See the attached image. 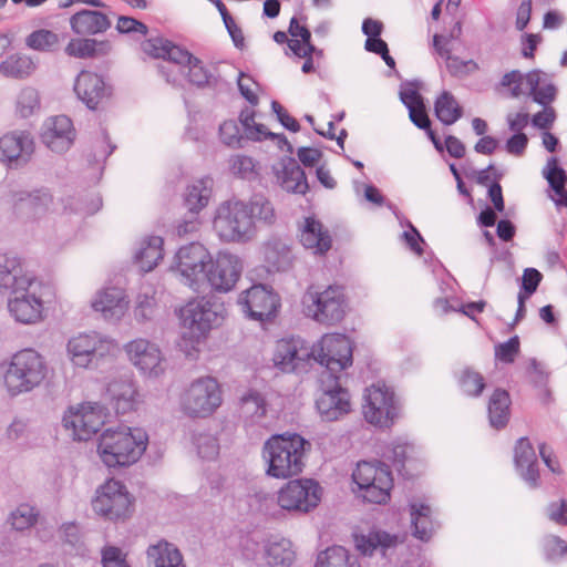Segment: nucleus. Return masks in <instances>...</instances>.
I'll return each mask as SVG.
<instances>
[{"mask_svg":"<svg viewBox=\"0 0 567 567\" xmlns=\"http://www.w3.org/2000/svg\"><path fill=\"white\" fill-rule=\"evenodd\" d=\"M359 495L368 503L385 504L390 499L393 478L388 465L380 461H360L352 472Z\"/></svg>","mask_w":567,"mask_h":567,"instance_id":"5","label":"nucleus"},{"mask_svg":"<svg viewBox=\"0 0 567 567\" xmlns=\"http://www.w3.org/2000/svg\"><path fill=\"white\" fill-rule=\"evenodd\" d=\"M322 497V487L312 478H297L286 483L277 495L280 508L295 514L313 511Z\"/></svg>","mask_w":567,"mask_h":567,"instance_id":"12","label":"nucleus"},{"mask_svg":"<svg viewBox=\"0 0 567 567\" xmlns=\"http://www.w3.org/2000/svg\"><path fill=\"white\" fill-rule=\"evenodd\" d=\"M255 219L266 224L275 221V210L267 198L256 195L248 203L228 199L217 206L213 229L224 243L245 244L255 237Z\"/></svg>","mask_w":567,"mask_h":567,"instance_id":"1","label":"nucleus"},{"mask_svg":"<svg viewBox=\"0 0 567 567\" xmlns=\"http://www.w3.org/2000/svg\"><path fill=\"white\" fill-rule=\"evenodd\" d=\"M210 261V254L202 244L192 243L182 247L176 254V270L181 281L194 291H199L206 284L205 275Z\"/></svg>","mask_w":567,"mask_h":567,"instance_id":"16","label":"nucleus"},{"mask_svg":"<svg viewBox=\"0 0 567 567\" xmlns=\"http://www.w3.org/2000/svg\"><path fill=\"white\" fill-rule=\"evenodd\" d=\"M226 309L221 302L207 298L188 301L179 310V318L184 329L189 331L190 338L199 341L215 327L221 324Z\"/></svg>","mask_w":567,"mask_h":567,"instance_id":"9","label":"nucleus"},{"mask_svg":"<svg viewBox=\"0 0 567 567\" xmlns=\"http://www.w3.org/2000/svg\"><path fill=\"white\" fill-rule=\"evenodd\" d=\"M310 443L297 433L270 436L262 446V458L267 464L266 474L275 478L299 475L305 467L306 451Z\"/></svg>","mask_w":567,"mask_h":567,"instance_id":"2","label":"nucleus"},{"mask_svg":"<svg viewBox=\"0 0 567 567\" xmlns=\"http://www.w3.org/2000/svg\"><path fill=\"white\" fill-rule=\"evenodd\" d=\"M267 404L261 393L256 390H248L240 398V413L251 423L258 422L266 415Z\"/></svg>","mask_w":567,"mask_h":567,"instance_id":"49","label":"nucleus"},{"mask_svg":"<svg viewBox=\"0 0 567 567\" xmlns=\"http://www.w3.org/2000/svg\"><path fill=\"white\" fill-rule=\"evenodd\" d=\"M264 257L278 271L288 270L293 262L291 249L281 240H270L264 247Z\"/></svg>","mask_w":567,"mask_h":567,"instance_id":"45","label":"nucleus"},{"mask_svg":"<svg viewBox=\"0 0 567 567\" xmlns=\"http://www.w3.org/2000/svg\"><path fill=\"white\" fill-rule=\"evenodd\" d=\"M219 136L221 142L229 147L238 148L243 146L244 136L240 134L238 124L233 120L225 121L219 126Z\"/></svg>","mask_w":567,"mask_h":567,"instance_id":"59","label":"nucleus"},{"mask_svg":"<svg viewBox=\"0 0 567 567\" xmlns=\"http://www.w3.org/2000/svg\"><path fill=\"white\" fill-rule=\"evenodd\" d=\"M340 379L341 375L320 374L322 393L317 399L316 405L323 421H337L351 411L350 394L341 386Z\"/></svg>","mask_w":567,"mask_h":567,"instance_id":"17","label":"nucleus"},{"mask_svg":"<svg viewBox=\"0 0 567 567\" xmlns=\"http://www.w3.org/2000/svg\"><path fill=\"white\" fill-rule=\"evenodd\" d=\"M240 124L244 127L245 136L248 140L252 141H262L265 138L278 140L280 148L286 146V151L288 153L293 152L292 145L289 143L287 137L284 134H275L268 132L262 124L256 123L255 121V111L252 109L246 107L240 112L239 115Z\"/></svg>","mask_w":567,"mask_h":567,"instance_id":"38","label":"nucleus"},{"mask_svg":"<svg viewBox=\"0 0 567 567\" xmlns=\"http://www.w3.org/2000/svg\"><path fill=\"white\" fill-rule=\"evenodd\" d=\"M95 311L103 315L105 319H121L128 307V301L123 289L117 287H107L101 290L92 301Z\"/></svg>","mask_w":567,"mask_h":567,"instance_id":"31","label":"nucleus"},{"mask_svg":"<svg viewBox=\"0 0 567 567\" xmlns=\"http://www.w3.org/2000/svg\"><path fill=\"white\" fill-rule=\"evenodd\" d=\"M194 443L197 453L202 458L213 460L219 453V444L217 439L208 433H199L195 436Z\"/></svg>","mask_w":567,"mask_h":567,"instance_id":"55","label":"nucleus"},{"mask_svg":"<svg viewBox=\"0 0 567 567\" xmlns=\"http://www.w3.org/2000/svg\"><path fill=\"white\" fill-rule=\"evenodd\" d=\"M411 523L413 535L420 540L427 542L435 532L436 524L432 519V509L423 503H411Z\"/></svg>","mask_w":567,"mask_h":567,"instance_id":"42","label":"nucleus"},{"mask_svg":"<svg viewBox=\"0 0 567 567\" xmlns=\"http://www.w3.org/2000/svg\"><path fill=\"white\" fill-rule=\"evenodd\" d=\"M362 410L368 423L390 427L399 413L394 391L383 382L372 384L365 390Z\"/></svg>","mask_w":567,"mask_h":567,"instance_id":"13","label":"nucleus"},{"mask_svg":"<svg viewBox=\"0 0 567 567\" xmlns=\"http://www.w3.org/2000/svg\"><path fill=\"white\" fill-rule=\"evenodd\" d=\"M44 358L33 349L17 352L4 375V383L11 394L31 391L47 378Z\"/></svg>","mask_w":567,"mask_h":567,"instance_id":"4","label":"nucleus"},{"mask_svg":"<svg viewBox=\"0 0 567 567\" xmlns=\"http://www.w3.org/2000/svg\"><path fill=\"white\" fill-rule=\"evenodd\" d=\"M300 243L315 255H324L331 248L332 239L319 220L307 217L300 228Z\"/></svg>","mask_w":567,"mask_h":567,"instance_id":"32","label":"nucleus"},{"mask_svg":"<svg viewBox=\"0 0 567 567\" xmlns=\"http://www.w3.org/2000/svg\"><path fill=\"white\" fill-rule=\"evenodd\" d=\"M306 311L315 321L331 326L346 315V298L342 289L329 286L323 291H308L305 296Z\"/></svg>","mask_w":567,"mask_h":567,"instance_id":"15","label":"nucleus"},{"mask_svg":"<svg viewBox=\"0 0 567 567\" xmlns=\"http://www.w3.org/2000/svg\"><path fill=\"white\" fill-rule=\"evenodd\" d=\"M116 342L106 334L91 331L72 337L66 351L72 364L78 368L97 367L102 360L114 355Z\"/></svg>","mask_w":567,"mask_h":567,"instance_id":"8","label":"nucleus"},{"mask_svg":"<svg viewBox=\"0 0 567 567\" xmlns=\"http://www.w3.org/2000/svg\"><path fill=\"white\" fill-rule=\"evenodd\" d=\"M70 25L79 35H94L105 32L111 27V21L100 11L84 9L70 18Z\"/></svg>","mask_w":567,"mask_h":567,"instance_id":"34","label":"nucleus"},{"mask_svg":"<svg viewBox=\"0 0 567 567\" xmlns=\"http://www.w3.org/2000/svg\"><path fill=\"white\" fill-rule=\"evenodd\" d=\"M442 40H446L447 38L441 35V34H434L433 37V47L437 54L445 59L447 70L453 75H461L467 72L468 66H473L474 69L477 66L476 63L472 60L470 61H462L457 56H453L451 54V49L449 47L442 45Z\"/></svg>","mask_w":567,"mask_h":567,"instance_id":"52","label":"nucleus"},{"mask_svg":"<svg viewBox=\"0 0 567 567\" xmlns=\"http://www.w3.org/2000/svg\"><path fill=\"white\" fill-rule=\"evenodd\" d=\"M396 535H391L382 530H372L367 535L355 536V547L363 555H372L377 549H380L382 555L386 550L395 547L399 543Z\"/></svg>","mask_w":567,"mask_h":567,"instance_id":"41","label":"nucleus"},{"mask_svg":"<svg viewBox=\"0 0 567 567\" xmlns=\"http://www.w3.org/2000/svg\"><path fill=\"white\" fill-rule=\"evenodd\" d=\"M518 352L519 339L517 336L495 347V358L504 363H513Z\"/></svg>","mask_w":567,"mask_h":567,"instance_id":"61","label":"nucleus"},{"mask_svg":"<svg viewBox=\"0 0 567 567\" xmlns=\"http://www.w3.org/2000/svg\"><path fill=\"white\" fill-rule=\"evenodd\" d=\"M164 240L159 236L144 237L134 252V262L143 272L152 271L164 256Z\"/></svg>","mask_w":567,"mask_h":567,"instance_id":"35","label":"nucleus"},{"mask_svg":"<svg viewBox=\"0 0 567 567\" xmlns=\"http://www.w3.org/2000/svg\"><path fill=\"white\" fill-rule=\"evenodd\" d=\"M213 179L204 177L187 185L184 192V204L190 213H199L204 209L212 196Z\"/></svg>","mask_w":567,"mask_h":567,"instance_id":"40","label":"nucleus"},{"mask_svg":"<svg viewBox=\"0 0 567 567\" xmlns=\"http://www.w3.org/2000/svg\"><path fill=\"white\" fill-rule=\"evenodd\" d=\"M143 51L155 59H163L174 64L178 72L183 73L187 62L192 61V54L181 47L162 38L150 39L142 44Z\"/></svg>","mask_w":567,"mask_h":567,"instance_id":"30","label":"nucleus"},{"mask_svg":"<svg viewBox=\"0 0 567 567\" xmlns=\"http://www.w3.org/2000/svg\"><path fill=\"white\" fill-rule=\"evenodd\" d=\"M276 176L280 186L287 192L305 194L308 189L306 174L293 158L282 159Z\"/></svg>","mask_w":567,"mask_h":567,"instance_id":"36","label":"nucleus"},{"mask_svg":"<svg viewBox=\"0 0 567 567\" xmlns=\"http://www.w3.org/2000/svg\"><path fill=\"white\" fill-rule=\"evenodd\" d=\"M52 297L51 287L37 279L32 286L9 296L7 309L17 322L35 324L43 320L44 306L51 301Z\"/></svg>","mask_w":567,"mask_h":567,"instance_id":"6","label":"nucleus"},{"mask_svg":"<svg viewBox=\"0 0 567 567\" xmlns=\"http://www.w3.org/2000/svg\"><path fill=\"white\" fill-rule=\"evenodd\" d=\"M147 558L153 567H186L179 549L166 540L151 545Z\"/></svg>","mask_w":567,"mask_h":567,"instance_id":"39","label":"nucleus"},{"mask_svg":"<svg viewBox=\"0 0 567 567\" xmlns=\"http://www.w3.org/2000/svg\"><path fill=\"white\" fill-rule=\"evenodd\" d=\"M37 277L24 268L23 260L14 252H0V295L11 296L32 286Z\"/></svg>","mask_w":567,"mask_h":567,"instance_id":"24","label":"nucleus"},{"mask_svg":"<svg viewBox=\"0 0 567 567\" xmlns=\"http://www.w3.org/2000/svg\"><path fill=\"white\" fill-rule=\"evenodd\" d=\"M264 558L269 567H290L296 560V550L289 539L274 537L264 544Z\"/></svg>","mask_w":567,"mask_h":567,"instance_id":"37","label":"nucleus"},{"mask_svg":"<svg viewBox=\"0 0 567 567\" xmlns=\"http://www.w3.org/2000/svg\"><path fill=\"white\" fill-rule=\"evenodd\" d=\"M515 464L520 476L530 487H537L539 473L537 468V456L528 439L522 437L515 446Z\"/></svg>","mask_w":567,"mask_h":567,"instance_id":"33","label":"nucleus"},{"mask_svg":"<svg viewBox=\"0 0 567 567\" xmlns=\"http://www.w3.org/2000/svg\"><path fill=\"white\" fill-rule=\"evenodd\" d=\"M110 41H99L95 39H72L65 47V53L69 56L87 59L105 55L111 51Z\"/></svg>","mask_w":567,"mask_h":567,"instance_id":"44","label":"nucleus"},{"mask_svg":"<svg viewBox=\"0 0 567 567\" xmlns=\"http://www.w3.org/2000/svg\"><path fill=\"white\" fill-rule=\"evenodd\" d=\"M221 390L215 378L203 377L193 381L181 394L179 409L190 419L210 416L221 404Z\"/></svg>","mask_w":567,"mask_h":567,"instance_id":"7","label":"nucleus"},{"mask_svg":"<svg viewBox=\"0 0 567 567\" xmlns=\"http://www.w3.org/2000/svg\"><path fill=\"white\" fill-rule=\"evenodd\" d=\"M543 546L546 557L550 560L561 558L567 554V543L555 535L546 536Z\"/></svg>","mask_w":567,"mask_h":567,"instance_id":"63","label":"nucleus"},{"mask_svg":"<svg viewBox=\"0 0 567 567\" xmlns=\"http://www.w3.org/2000/svg\"><path fill=\"white\" fill-rule=\"evenodd\" d=\"M547 516L548 518L558 524L567 526V501L559 499L556 502H551L547 506Z\"/></svg>","mask_w":567,"mask_h":567,"instance_id":"64","label":"nucleus"},{"mask_svg":"<svg viewBox=\"0 0 567 567\" xmlns=\"http://www.w3.org/2000/svg\"><path fill=\"white\" fill-rule=\"evenodd\" d=\"M311 352L312 359L324 367L321 374L341 375L340 373L352 364L351 341L341 333L324 334L312 346Z\"/></svg>","mask_w":567,"mask_h":567,"instance_id":"10","label":"nucleus"},{"mask_svg":"<svg viewBox=\"0 0 567 567\" xmlns=\"http://www.w3.org/2000/svg\"><path fill=\"white\" fill-rule=\"evenodd\" d=\"M511 398L507 391L496 389L488 401L489 424L494 429H503L509 421Z\"/></svg>","mask_w":567,"mask_h":567,"instance_id":"43","label":"nucleus"},{"mask_svg":"<svg viewBox=\"0 0 567 567\" xmlns=\"http://www.w3.org/2000/svg\"><path fill=\"white\" fill-rule=\"evenodd\" d=\"M41 107L40 94L32 86L22 87L16 96L14 111L22 118L37 113Z\"/></svg>","mask_w":567,"mask_h":567,"instance_id":"51","label":"nucleus"},{"mask_svg":"<svg viewBox=\"0 0 567 567\" xmlns=\"http://www.w3.org/2000/svg\"><path fill=\"white\" fill-rule=\"evenodd\" d=\"M188 81L197 86L210 85L213 75L205 69L202 61L192 56V61L187 62Z\"/></svg>","mask_w":567,"mask_h":567,"instance_id":"56","label":"nucleus"},{"mask_svg":"<svg viewBox=\"0 0 567 567\" xmlns=\"http://www.w3.org/2000/svg\"><path fill=\"white\" fill-rule=\"evenodd\" d=\"M436 117L444 125H452L463 116V109L452 93L444 91L434 103Z\"/></svg>","mask_w":567,"mask_h":567,"instance_id":"47","label":"nucleus"},{"mask_svg":"<svg viewBox=\"0 0 567 567\" xmlns=\"http://www.w3.org/2000/svg\"><path fill=\"white\" fill-rule=\"evenodd\" d=\"M8 204L18 218L38 219L51 210L53 196L47 188L12 190Z\"/></svg>","mask_w":567,"mask_h":567,"instance_id":"21","label":"nucleus"},{"mask_svg":"<svg viewBox=\"0 0 567 567\" xmlns=\"http://www.w3.org/2000/svg\"><path fill=\"white\" fill-rule=\"evenodd\" d=\"M128 361L148 378H157L165 371L164 357L159 347L145 338H136L124 346Z\"/></svg>","mask_w":567,"mask_h":567,"instance_id":"20","label":"nucleus"},{"mask_svg":"<svg viewBox=\"0 0 567 567\" xmlns=\"http://www.w3.org/2000/svg\"><path fill=\"white\" fill-rule=\"evenodd\" d=\"M42 143L54 153H64L75 140L72 121L65 115L49 117L41 128Z\"/></svg>","mask_w":567,"mask_h":567,"instance_id":"27","label":"nucleus"},{"mask_svg":"<svg viewBox=\"0 0 567 567\" xmlns=\"http://www.w3.org/2000/svg\"><path fill=\"white\" fill-rule=\"evenodd\" d=\"M39 514V511L34 506L20 504L10 513L9 523L13 529L22 532L37 524Z\"/></svg>","mask_w":567,"mask_h":567,"instance_id":"54","label":"nucleus"},{"mask_svg":"<svg viewBox=\"0 0 567 567\" xmlns=\"http://www.w3.org/2000/svg\"><path fill=\"white\" fill-rule=\"evenodd\" d=\"M311 354V348L301 339H281L276 343L272 361L282 372H299L306 370Z\"/></svg>","mask_w":567,"mask_h":567,"instance_id":"26","label":"nucleus"},{"mask_svg":"<svg viewBox=\"0 0 567 567\" xmlns=\"http://www.w3.org/2000/svg\"><path fill=\"white\" fill-rule=\"evenodd\" d=\"M456 380L461 391L468 396H480L485 388L483 375L468 367L456 373Z\"/></svg>","mask_w":567,"mask_h":567,"instance_id":"53","label":"nucleus"},{"mask_svg":"<svg viewBox=\"0 0 567 567\" xmlns=\"http://www.w3.org/2000/svg\"><path fill=\"white\" fill-rule=\"evenodd\" d=\"M315 567H361L342 546H331L320 551Z\"/></svg>","mask_w":567,"mask_h":567,"instance_id":"48","label":"nucleus"},{"mask_svg":"<svg viewBox=\"0 0 567 567\" xmlns=\"http://www.w3.org/2000/svg\"><path fill=\"white\" fill-rule=\"evenodd\" d=\"M229 167L234 175L248 178L255 172V162L249 156L235 155L229 159Z\"/></svg>","mask_w":567,"mask_h":567,"instance_id":"62","label":"nucleus"},{"mask_svg":"<svg viewBox=\"0 0 567 567\" xmlns=\"http://www.w3.org/2000/svg\"><path fill=\"white\" fill-rule=\"evenodd\" d=\"M92 508L105 519L125 520L133 513V497L122 482L109 480L96 489Z\"/></svg>","mask_w":567,"mask_h":567,"instance_id":"11","label":"nucleus"},{"mask_svg":"<svg viewBox=\"0 0 567 567\" xmlns=\"http://www.w3.org/2000/svg\"><path fill=\"white\" fill-rule=\"evenodd\" d=\"M107 416L106 408L97 402H84L70 406L65 411L62 423L71 431L74 440L87 441L104 425Z\"/></svg>","mask_w":567,"mask_h":567,"instance_id":"14","label":"nucleus"},{"mask_svg":"<svg viewBox=\"0 0 567 567\" xmlns=\"http://www.w3.org/2000/svg\"><path fill=\"white\" fill-rule=\"evenodd\" d=\"M148 435L142 427L106 429L100 436L97 452L107 467L136 463L146 451Z\"/></svg>","mask_w":567,"mask_h":567,"instance_id":"3","label":"nucleus"},{"mask_svg":"<svg viewBox=\"0 0 567 567\" xmlns=\"http://www.w3.org/2000/svg\"><path fill=\"white\" fill-rule=\"evenodd\" d=\"M543 175L547 179L551 188L564 186L565 183L567 182L566 173L563 168L558 166L556 157H550L547 161V164L543 169Z\"/></svg>","mask_w":567,"mask_h":567,"instance_id":"60","label":"nucleus"},{"mask_svg":"<svg viewBox=\"0 0 567 567\" xmlns=\"http://www.w3.org/2000/svg\"><path fill=\"white\" fill-rule=\"evenodd\" d=\"M152 287H143L137 293L134 306V317L138 321L152 320L156 317L158 305Z\"/></svg>","mask_w":567,"mask_h":567,"instance_id":"50","label":"nucleus"},{"mask_svg":"<svg viewBox=\"0 0 567 567\" xmlns=\"http://www.w3.org/2000/svg\"><path fill=\"white\" fill-rule=\"evenodd\" d=\"M243 265L238 256L230 252H219L210 261L206 271V282L219 292L230 291L238 281Z\"/></svg>","mask_w":567,"mask_h":567,"instance_id":"23","label":"nucleus"},{"mask_svg":"<svg viewBox=\"0 0 567 567\" xmlns=\"http://www.w3.org/2000/svg\"><path fill=\"white\" fill-rule=\"evenodd\" d=\"M78 97L90 109L95 110L109 95L103 78L90 71H82L74 83Z\"/></svg>","mask_w":567,"mask_h":567,"instance_id":"29","label":"nucleus"},{"mask_svg":"<svg viewBox=\"0 0 567 567\" xmlns=\"http://www.w3.org/2000/svg\"><path fill=\"white\" fill-rule=\"evenodd\" d=\"M101 564L103 567H131L126 554L116 546L106 545L101 549Z\"/></svg>","mask_w":567,"mask_h":567,"instance_id":"58","label":"nucleus"},{"mask_svg":"<svg viewBox=\"0 0 567 567\" xmlns=\"http://www.w3.org/2000/svg\"><path fill=\"white\" fill-rule=\"evenodd\" d=\"M106 395L117 414L135 410L140 402L136 384L130 377L110 381L106 386Z\"/></svg>","mask_w":567,"mask_h":567,"instance_id":"28","label":"nucleus"},{"mask_svg":"<svg viewBox=\"0 0 567 567\" xmlns=\"http://www.w3.org/2000/svg\"><path fill=\"white\" fill-rule=\"evenodd\" d=\"M238 305L248 318L264 321L275 316L279 307V298L266 286L254 285L239 295Z\"/></svg>","mask_w":567,"mask_h":567,"instance_id":"22","label":"nucleus"},{"mask_svg":"<svg viewBox=\"0 0 567 567\" xmlns=\"http://www.w3.org/2000/svg\"><path fill=\"white\" fill-rule=\"evenodd\" d=\"M540 84V73L538 71H530L523 74L518 70H513L503 75L499 85L503 87H511V96L518 97L528 91L533 100L546 106L551 103L556 96V87L554 84L548 83L543 86Z\"/></svg>","mask_w":567,"mask_h":567,"instance_id":"19","label":"nucleus"},{"mask_svg":"<svg viewBox=\"0 0 567 567\" xmlns=\"http://www.w3.org/2000/svg\"><path fill=\"white\" fill-rule=\"evenodd\" d=\"M35 70L32 59L24 54H13L0 63V74L6 78L24 79Z\"/></svg>","mask_w":567,"mask_h":567,"instance_id":"46","label":"nucleus"},{"mask_svg":"<svg viewBox=\"0 0 567 567\" xmlns=\"http://www.w3.org/2000/svg\"><path fill=\"white\" fill-rule=\"evenodd\" d=\"M37 277L24 268L23 260L14 252H0V295L11 296L32 286Z\"/></svg>","mask_w":567,"mask_h":567,"instance_id":"25","label":"nucleus"},{"mask_svg":"<svg viewBox=\"0 0 567 567\" xmlns=\"http://www.w3.org/2000/svg\"><path fill=\"white\" fill-rule=\"evenodd\" d=\"M58 43V35L49 30H38L27 38V45L39 51L50 50Z\"/></svg>","mask_w":567,"mask_h":567,"instance_id":"57","label":"nucleus"},{"mask_svg":"<svg viewBox=\"0 0 567 567\" xmlns=\"http://www.w3.org/2000/svg\"><path fill=\"white\" fill-rule=\"evenodd\" d=\"M35 143L30 132L14 130L0 137V163L8 169L27 166L34 154Z\"/></svg>","mask_w":567,"mask_h":567,"instance_id":"18","label":"nucleus"}]
</instances>
